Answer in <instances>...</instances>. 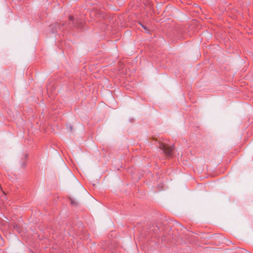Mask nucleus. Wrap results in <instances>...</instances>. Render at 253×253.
<instances>
[{
    "instance_id": "f03ea898",
    "label": "nucleus",
    "mask_w": 253,
    "mask_h": 253,
    "mask_svg": "<svg viewBox=\"0 0 253 253\" xmlns=\"http://www.w3.org/2000/svg\"><path fill=\"white\" fill-rule=\"evenodd\" d=\"M70 203L71 205H75L76 206L77 205V203L72 199H70Z\"/></svg>"
},
{
    "instance_id": "7ed1b4c3",
    "label": "nucleus",
    "mask_w": 253,
    "mask_h": 253,
    "mask_svg": "<svg viewBox=\"0 0 253 253\" xmlns=\"http://www.w3.org/2000/svg\"><path fill=\"white\" fill-rule=\"evenodd\" d=\"M140 25L143 27V28L145 30V32L148 33V30L147 29V27L141 25V24H140Z\"/></svg>"
},
{
    "instance_id": "f257e3e1",
    "label": "nucleus",
    "mask_w": 253,
    "mask_h": 253,
    "mask_svg": "<svg viewBox=\"0 0 253 253\" xmlns=\"http://www.w3.org/2000/svg\"><path fill=\"white\" fill-rule=\"evenodd\" d=\"M159 148L168 156H171L172 155V152L174 150L173 146H169L163 142H159Z\"/></svg>"
}]
</instances>
